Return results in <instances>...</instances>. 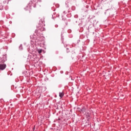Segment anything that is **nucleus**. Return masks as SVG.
<instances>
[{
	"instance_id": "obj_1",
	"label": "nucleus",
	"mask_w": 131,
	"mask_h": 131,
	"mask_svg": "<svg viewBox=\"0 0 131 131\" xmlns=\"http://www.w3.org/2000/svg\"><path fill=\"white\" fill-rule=\"evenodd\" d=\"M81 111L83 114H85V115H86V116H90V114H88L87 113H85L86 112L85 108H82Z\"/></svg>"
},
{
	"instance_id": "obj_2",
	"label": "nucleus",
	"mask_w": 131,
	"mask_h": 131,
	"mask_svg": "<svg viewBox=\"0 0 131 131\" xmlns=\"http://www.w3.org/2000/svg\"><path fill=\"white\" fill-rule=\"evenodd\" d=\"M6 64H0V70H4V69H6Z\"/></svg>"
},
{
	"instance_id": "obj_3",
	"label": "nucleus",
	"mask_w": 131,
	"mask_h": 131,
	"mask_svg": "<svg viewBox=\"0 0 131 131\" xmlns=\"http://www.w3.org/2000/svg\"><path fill=\"white\" fill-rule=\"evenodd\" d=\"M63 96H64V93L63 92L59 93V97L60 98H62Z\"/></svg>"
},
{
	"instance_id": "obj_4",
	"label": "nucleus",
	"mask_w": 131,
	"mask_h": 131,
	"mask_svg": "<svg viewBox=\"0 0 131 131\" xmlns=\"http://www.w3.org/2000/svg\"><path fill=\"white\" fill-rule=\"evenodd\" d=\"M38 52L39 54H40L41 53V52H42V50H39L38 51Z\"/></svg>"
}]
</instances>
